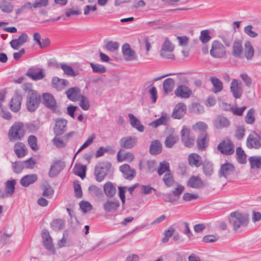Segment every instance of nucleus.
<instances>
[{
	"mask_svg": "<svg viewBox=\"0 0 261 261\" xmlns=\"http://www.w3.org/2000/svg\"><path fill=\"white\" fill-rule=\"evenodd\" d=\"M174 231V228L170 226L168 230L165 231V237L163 238L162 242L164 243H167L169 238L173 235Z\"/></svg>",
	"mask_w": 261,
	"mask_h": 261,
	"instance_id": "62",
	"label": "nucleus"
},
{
	"mask_svg": "<svg viewBox=\"0 0 261 261\" xmlns=\"http://www.w3.org/2000/svg\"><path fill=\"white\" fill-rule=\"evenodd\" d=\"M230 90L233 96L236 99L241 97L243 93L242 84L241 83H239L237 80H232L230 84Z\"/></svg>",
	"mask_w": 261,
	"mask_h": 261,
	"instance_id": "12",
	"label": "nucleus"
},
{
	"mask_svg": "<svg viewBox=\"0 0 261 261\" xmlns=\"http://www.w3.org/2000/svg\"><path fill=\"white\" fill-rule=\"evenodd\" d=\"M138 138L135 136H127L120 139V146L125 149H131L137 144Z\"/></svg>",
	"mask_w": 261,
	"mask_h": 261,
	"instance_id": "14",
	"label": "nucleus"
},
{
	"mask_svg": "<svg viewBox=\"0 0 261 261\" xmlns=\"http://www.w3.org/2000/svg\"><path fill=\"white\" fill-rule=\"evenodd\" d=\"M174 93L177 97L188 98L192 94V91L188 87L180 85L175 89Z\"/></svg>",
	"mask_w": 261,
	"mask_h": 261,
	"instance_id": "17",
	"label": "nucleus"
},
{
	"mask_svg": "<svg viewBox=\"0 0 261 261\" xmlns=\"http://www.w3.org/2000/svg\"><path fill=\"white\" fill-rule=\"evenodd\" d=\"M187 185L188 187L194 189H200L205 186L203 181L198 176L194 175L190 178Z\"/></svg>",
	"mask_w": 261,
	"mask_h": 261,
	"instance_id": "25",
	"label": "nucleus"
},
{
	"mask_svg": "<svg viewBox=\"0 0 261 261\" xmlns=\"http://www.w3.org/2000/svg\"><path fill=\"white\" fill-rule=\"evenodd\" d=\"M210 53L215 58H222L225 57L226 55L224 46L217 40H214L212 42Z\"/></svg>",
	"mask_w": 261,
	"mask_h": 261,
	"instance_id": "4",
	"label": "nucleus"
},
{
	"mask_svg": "<svg viewBox=\"0 0 261 261\" xmlns=\"http://www.w3.org/2000/svg\"><path fill=\"white\" fill-rule=\"evenodd\" d=\"M66 94L69 100L72 101H76L79 99L81 90L77 87H72L66 91Z\"/></svg>",
	"mask_w": 261,
	"mask_h": 261,
	"instance_id": "27",
	"label": "nucleus"
},
{
	"mask_svg": "<svg viewBox=\"0 0 261 261\" xmlns=\"http://www.w3.org/2000/svg\"><path fill=\"white\" fill-rule=\"evenodd\" d=\"M166 119V116H162L159 119L151 122L149 125L153 127H157L158 126L164 124Z\"/></svg>",
	"mask_w": 261,
	"mask_h": 261,
	"instance_id": "63",
	"label": "nucleus"
},
{
	"mask_svg": "<svg viewBox=\"0 0 261 261\" xmlns=\"http://www.w3.org/2000/svg\"><path fill=\"white\" fill-rule=\"evenodd\" d=\"M251 169H259L261 168V157L258 156H251L248 159Z\"/></svg>",
	"mask_w": 261,
	"mask_h": 261,
	"instance_id": "39",
	"label": "nucleus"
},
{
	"mask_svg": "<svg viewBox=\"0 0 261 261\" xmlns=\"http://www.w3.org/2000/svg\"><path fill=\"white\" fill-rule=\"evenodd\" d=\"M65 163L61 160H58L53 163L51 165L48 172V176L50 177H54L57 176L64 168Z\"/></svg>",
	"mask_w": 261,
	"mask_h": 261,
	"instance_id": "11",
	"label": "nucleus"
},
{
	"mask_svg": "<svg viewBox=\"0 0 261 261\" xmlns=\"http://www.w3.org/2000/svg\"><path fill=\"white\" fill-rule=\"evenodd\" d=\"M188 160L189 165L192 167H199L202 165L201 157L197 153H191Z\"/></svg>",
	"mask_w": 261,
	"mask_h": 261,
	"instance_id": "29",
	"label": "nucleus"
},
{
	"mask_svg": "<svg viewBox=\"0 0 261 261\" xmlns=\"http://www.w3.org/2000/svg\"><path fill=\"white\" fill-rule=\"evenodd\" d=\"M41 101V96L37 92H32L27 95L26 106L30 112H35L39 107Z\"/></svg>",
	"mask_w": 261,
	"mask_h": 261,
	"instance_id": "3",
	"label": "nucleus"
},
{
	"mask_svg": "<svg viewBox=\"0 0 261 261\" xmlns=\"http://www.w3.org/2000/svg\"><path fill=\"white\" fill-rule=\"evenodd\" d=\"M260 140L261 138L259 135L255 131H253L247 139V146L250 149H258L261 147Z\"/></svg>",
	"mask_w": 261,
	"mask_h": 261,
	"instance_id": "6",
	"label": "nucleus"
},
{
	"mask_svg": "<svg viewBox=\"0 0 261 261\" xmlns=\"http://www.w3.org/2000/svg\"><path fill=\"white\" fill-rule=\"evenodd\" d=\"M174 48V45L171 43L169 39L166 38L161 48L162 55L163 56L165 55L164 53L165 51H173Z\"/></svg>",
	"mask_w": 261,
	"mask_h": 261,
	"instance_id": "45",
	"label": "nucleus"
},
{
	"mask_svg": "<svg viewBox=\"0 0 261 261\" xmlns=\"http://www.w3.org/2000/svg\"><path fill=\"white\" fill-rule=\"evenodd\" d=\"M230 124L227 118L222 115H217L213 121L214 127L218 129L227 128L229 126Z\"/></svg>",
	"mask_w": 261,
	"mask_h": 261,
	"instance_id": "13",
	"label": "nucleus"
},
{
	"mask_svg": "<svg viewBox=\"0 0 261 261\" xmlns=\"http://www.w3.org/2000/svg\"><path fill=\"white\" fill-rule=\"evenodd\" d=\"M16 181L14 179L8 180L6 182L5 190L7 196H11L14 192Z\"/></svg>",
	"mask_w": 261,
	"mask_h": 261,
	"instance_id": "41",
	"label": "nucleus"
},
{
	"mask_svg": "<svg viewBox=\"0 0 261 261\" xmlns=\"http://www.w3.org/2000/svg\"><path fill=\"white\" fill-rule=\"evenodd\" d=\"M50 225L53 230L55 231H59L63 228L64 226V222L61 219H57L54 220Z\"/></svg>",
	"mask_w": 261,
	"mask_h": 261,
	"instance_id": "46",
	"label": "nucleus"
},
{
	"mask_svg": "<svg viewBox=\"0 0 261 261\" xmlns=\"http://www.w3.org/2000/svg\"><path fill=\"white\" fill-rule=\"evenodd\" d=\"M52 84L53 87L58 90H61L69 85V82L65 79L54 77L52 79Z\"/></svg>",
	"mask_w": 261,
	"mask_h": 261,
	"instance_id": "33",
	"label": "nucleus"
},
{
	"mask_svg": "<svg viewBox=\"0 0 261 261\" xmlns=\"http://www.w3.org/2000/svg\"><path fill=\"white\" fill-rule=\"evenodd\" d=\"M178 136L170 134L167 136L165 141V146L166 148H172L176 143L178 141Z\"/></svg>",
	"mask_w": 261,
	"mask_h": 261,
	"instance_id": "37",
	"label": "nucleus"
},
{
	"mask_svg": "<svg viewBox=\"0 0 261 261\" xmlns=\"http://www.w3.org/2000/svg\"><path fill=\"white\" fill-rule=\"evenodd\" d=\"M22 100V97L21 95L16 93L14 97H13L9 102L10 109L14 112H18L21 108V103Z\"/></svg>",
	"mask_w": 261,
	"mask_h": 261,
	"instance_id": "22",
	"label": "nucleus"
},
{
	"mask_svg": "<svg viewBox=\"0 0 261 261\" xmlns=\"http://www.w3.org/2000/svg\"><path fill=\"white\" fill-rule=\"evenodd\" d=\"M119 170L126 179L132 180L136 176V170L134 168H132L128 164H125L120 166Z\"/></svg>",
	"mask_w": 261,
	"mask_h": 261,
	"instance_id": "18",
	"label": "nucleus"
},
{
	"mask_svg": "<svg viewBox=\"0 0 261 261\" xmlns=\"http://www.w3.org/2000/svg\"><path fill=\"white\" fill-rule=\"evenodd\" d=\"M80 207L84 213H86L91 211L93 208L92 204L85 201H82L80 203Z\"/></svg>",
	"mask_w": 261,
	"mask_h": 261,
	"instance_id": "57",
	"label": "nucleus"
},
{
	"mask_svg": "<svg viewBox=\"0 0 261 261\" xmlns=\"http://www.w3.org/2000/svg\"><path fill=\"white\" fill-rule=\"evenodd\" d=\"M181 140L184 145L190 148L194 144V138L190 136V130L186 126H183L180 132Z\"/></svg>",
	"mask_w": 261,
	"mask_h": 261,
	"instance_id": "9",
	"label": "nucleus"
},
{
	"mask_svg": "<svg viewBox=\"0 0 261 261\" xmlns=\"http://www.w3.org/2000/svg\"><path fill=\"white\" fill-rule=\"evenodd\" d=\"M217 149L225 155H231L234 151V145L230 140H228L227 142L224 141L220 143L217 146Z\"/></svg>",
	"mask_w": 261,
	"mask_h": 261,
	"instance_id": "10",
	"label": "nucleus"
},
{
	"mask_svg": "<svg viewBox=\"0 0 261 261\" xmlns=\"http://www.w3.org/2000/svg\"><path fill=\"white\" fill-rule=\"evenodd\" d=\"M128 116L130 120V124L133 127L140 132H144L145 128L144 125L136 117L131 113L128 114Z\"/></svg>",
	"mask_w": 261,
	"mask_h": 261,
	"instance_id": "30",
	"label": "nucleus"
},
{
	"mask_svg": "<svg viewBox=\"0 0 261 261\" xmlns=\"http://www.w3.org/2000/svg\"><path fill=\"white\" fill-rule=\"evenodd\" d=\"M14 6L7 0L0 1V10L6 13H10L13 11Z\"/></svg>",
	"mask_w": 261,
	"mask_h": 261,
	"instance_id": "34",
	"label": "nucleus"
},
{
	"mask_svg": "<svg viewBox=\"0 0 261 261\" xmlns=\"http://www.w3.org/2000/svg\"><path fill=\"white\" fill-rule=\"evenodd\" d=\"M232 55L239 59H244L243 47L242 42L240 40L234 41L232 45Z\"/></svg>",
	"mask_w": 261,
	"mask_h": 261,
	"instance_id": "21",
	"label": "nucleus"
},
{
	"mask_svg": "<svg viewBox=\"0 0 261 261\" xmlns=\"http://www.w3.org/2000/svg\"><path fill=\"white\" fill-rule=\"evenodd\" d=\"M107 49L111 52L117 50L119 48V43L112 41H108L106 44Z\"/></svg>",
	"mask_w": 261,
	"mask_h": 261,
	"instance_id": "60",
	"label": "nucleus"
},
{
	"mask_svg": "<svg viewBox=\"0 0 261 261\" xmlns=\"http://www.w3.org/2000/svg\"><path fill=\"white\" fill-rule=\"evenodd\" d=\"M211 39L208 30H203L200 32L199 39L202 43H207Z\"/></svg>",
	"mask_w": 261,
	"mask_h": 261,
	"instance_id": "58",
	"label": "nucleus"
},
{
	"mask_svg": "<svg viewBox=\"0 0 261 261\" xmlns=\"http://www.w3.org/2000/svg\"><path fill=\"white\" fill-rule=\"evenodd\" d=\"M48 109L55 111L57 108V102L53 95L48 93L43 94L41 101Z\"/></svg>",
	"mask_w": 261,
	"mask_h": 261,
	"instance_id": "7",
	"label": "nucleus"
},
{
	"mask_svg": "<svg viewBox=\"0 0 261 261\" xmlns=\"http://www.w3.org/2000/svg\"><path fill=\"white\" fill-rule=\"evenodd\" d=\"M234 166L230 163L226 162L222 164L219 172V175L220 177H224L227 178L228 176L233 173L235 170Z\"/></svg>",
	"mask_w": 261,
	"mask_h": 261,
	"instance_id": "16",
	"label": "nucleus"
},
{
	"mask_svg": "<svg viewBox=\"0 0 261 261\" xmlns=\"http://www.w3.org/2000/svg\"><path fill=\"white\" fill-rule=\"evenodd\" d=\"M90 65L93 72L94 73H103L107 71L106 68L101 64L91 63Z\"/></svg>",
	"mask_w": 261,
	"mask_h": 261,
	"instance_id": "48",
	"label": "nucleus"
},
{
	"mask_svg": "<svg viewBox=\"0 0 261 261\" xmlns=\"http://www.w3.org/2000/svg\"><path fill=\"white\" fill-rule=\"evenodd\" d=\"M43 245L46 249L49 251L55 253L56 251L55 248L53 243L52 238L48 239L47 241L45 240L43 241Z\"/></svg>",
	"mask_w": 261,
	"mask_h": 261,
	"instance_id": "55",
	"label": "nucleus"
},
{
	"mask_svg": "<svg viewBox=\"0 0 261 261\" xmlns=\"http://www.w3.org/2000/svg\"><path fill=\"white\" fill-rule=\"evenodd\" d=\"M74 195L77 198H81L83 196V192L81 185L79 181H74L73 182Z\"/></svg>",
	"mask_w": 261,
	"mask_h": 261,
	"instance_id": "53",
	"label": "nucleus"
},
{
	"mask_svg": "<svg viewBox=\"0 0 261 261\" xmlns=\"http://www.w3.org/2000/svg\"><path fill=\"white\" fill-rule=\"evenodd\" d=\"M28 144L30 147V148L33 151H36L38 150L37 147V138L34 135H30L28 139Z\"/></svg>",
	"mask_w": 261,
	"mask_h": 261,
	"instance_id": "52",
	"label": "nucleus"
},
{
	"mask_svg": "<svg viewBox=\"0 0 261 261\" xmlns=\"http://www.w3.org/2000/svg\"><path fill=\"white\" fill-rule=\"evenodd\" d=\"M175 81L172 78H168L166 79L163 83V89L165 93L168 94L171 92L174 88Z\"/></svg>",
	"mask_w": 261,
	"mask_h": 261,
	"instance_id": "36",
	"label": "nucleus"
},
{
	"mask_svg": "<svg viewBox=\"0 0 261 261\" xmlns=\"http://www.w3.org/2000/svg\"><path fill=\"white\" fill-rule=\"evenodd\" d=\"M67 122L65 119H58L56 121L54 128V133L56 136H60L64 133L66 130Z\"/></svg>",
	"mask_w": 261,
	"mask_h": 261,
	"instance_id": "23",
	"label": "nucleus"
},
{
	"mask_svg": "<svg viewBox=\"0 0 261 261\" xmlns=\"http://www.w3.org/2000/svg\"><path fill=\"white\" fill-rule=\"evenodd\" d=\"M41 189L43 191L42 194L43 196L48 198H50L53 197L54 193V191L49 184L46 183L43 184L42 186Z\"/></svg>",
	"mask_w": 261,
	"mask_h": 261,
	"instance_id": "42",
	"label": "nucleus"
},
{
	"mask_svg": "<svg viewBox=\"0 0 261 261\" xmlns=\"http://www.w3.org/2000/svg\"><path fill=\"white\" fill-rule=\"evenodd\" d=\"M25 132L23 125L20 122L15 123L9 131V136L10 139L21 140L24 136Z\"/></svg>",
	"mask_w": 261,
	"mask_h": 261,
	"instance_id": "5",
	"label": "nucleus"
},
{
	"mask_svg": "<svg viewBox=\"0 0 261 261\" xmlns=\"http://www.w3.org/2000/svg\"><path fill=\"white\" fill-rule=\"evenodd\" d=\"M208 135L206 132H202L199 135L197 139V146L199 150L203 151L208 145Z\"/></svg>",
	"mask_w": 261,
	"mask_h": 261,
	"instance_id": "15",
	"label": "nucleus"
},
{
	"mask_svg": "<svg viewBox=\"0 0 261 261\" xmlns=\"http://www.w3.org/2000/svg\"><path fill=\"white\" fill-rule=\"evenodd\" d=\"M119 206L120 203L118 200H108L103 204V208L106 212L110 213L116 211Z\"/></svg>",
	"mask_w": 261,
	"mask_h": 261,
	"instance_id": "26",
	"label": "nucleus"
},
{
	"mask_svg": "<svg viewBox=\"0 0 261 261\" xmlns=\"http://www.w3.org/2000/svg\"><path fill=\"white\" fill-rule=\"evenodd\" d=\"M157 171L159 175H161L166 172H169L170 167L169 163L166 161L161 162Z\"/></svg>",
	"mask_w": 261,
	"mask_h": 261,
	"instance_id": "49",
	"label": "nucleus"
},
{
	"mask_svg": "<svg viewBox=\"0 0 261 261\" xmlns=\"http://www.w3.org/2000/svg\"><path fill=\"white\" fill-rule=\"evenodd\" d=\"M162 151V145L161 142L155 140L151 142L149 147V152L152 155H158Z\"/></svg>",
	"mask_w": 261,
	"mask_h": 261,
	"instance_id": "32",
	"label": "nucleus"
},
{
	"mask_svg": "<svg viewBox=\"0 0 261 261\" xmlns=\"http://www.w3.org/2000/svg\"><path fill=\"white\" fill-rule=\"evenodd\" d=\"M86 167L85 166L81 164L76 165L74 173L79 176L82 179H83L86 176Z\"/></svg>",
	"mask_w": 261,
	"mask_h": 261,
	"instance_id": "50",
	"label": "nucleus"
},
{
	"mask_svg": "<svg viewBox=\"0 0 261 261\" xmlns=\"http://www.w3.org/2000/svg\"><path fill=\"white\" fill-rule=\"evenodd\" d=\"M254 54V50L249 41L245 43L244 58H246L248 60L252 59Z\"/></svg>",
	"mask_w": 261,
	"mask_h": 261,
	"instance_id": "35",
	"label": "nucleus"
},
{
	"mask_svg": "<svg viewBox=\"0 0 261 261\" xmlns=\"http://www.w3.org/2000/svg\"><path fill=\"white\" fill-rule=\"evenodd\" d=\"M202 169L206 176H210L214 172L213 165L210 162L205 161L202 164Z\"/></svg>",
	"mask_w": 261,
	"mask_h": 261,
	"instance_id": "44",
	"label": "nucleus"
},
{
	"mask_svg": "<svg viewBox=\"0 0 261 261\" xmlns=\"http://www.w3.org/2000/svg\"><path fill=\"white\" fill-rule=\"evenodd\" d=\"M88 190L93 197L100 198L103 196L102 190L95 185H91L88 188Z\"/></svg>",
	"mask_w": 261,
	"mask_h": 261,
	"instance_id": "43",
	"label": "nucleus"
},
{
	"mask_svg": "<svg viewBox=\"0 0 261 261\" xmlns=\"http://www.w3.org/2000/svg\"><path fill=\"white\" fill-rule=\"evenodd\" d=\"M211 82L213 85V91L214 93L220 92L223 89L222 82L215 76H211L210 78Z\"/></svg>",
	"mask_w": 261,
	"mask_h": 261,
	"instance_id": "38",
	"label": "nucleus"
},
{
	"mask_svg": "<svg viewBox=\"0 0 261 261\" xmlns=\"http://www.w3.org/2000/svg\"><path fill=\"white\" fill-rule=\"evenodd\" d=\"M236 154L237 155V160L238 163L242 164H245L246 163L247 155L241 147H238L237 148Z\"/></svg>",
	"mask_w": 261,
	"mask_h": 261,
	"instance_id": "40",
	"label": "nucleus"
},
{
	"mask_svg": "<svg viewBox=\"0 0 261 261\" xmlns=\"http://www.w3.org/2000/svg\"><path fill=\"white\" fill-rule=\"evenodd\" d=\"M147 166L146 170L148 172H152L155 170L156 162L155 160H149L145 163Z\"/></svg>",
	"mask_w": 261,
	"mask_h": 261,
	"instance_id": "64",
	"label": "nucleus"
},
{
	"mask_svg": "<svg viewBox=\"0 0 261 261\" xmlns=\"http://www.w3.org/2000/svg\"><path fill=\"white\" fill-rule=\"evenodd\" d=\"M28 39V35L25 33H22L18 39L12 40L10 44L13 49H18L19 46L22 45L27 42Z\"/></svg>",
	"mask_w": 261,
	"mask_h": 261,
	"instance_id": "24",
	"label": "nucleus"
},
{
	"mask_svg": "<svg viewBox=\"0 0 261 261\" xmlns=\"http://www.w3.org/2000/svg\"><path fill=\"white\" fill-rule=\"evenodd\" d=\"M103 191L108 198H112L116 193V188L112 182L108 181L103 185Z\"/></svg>",
	"mask_w": 261,
	"mask_h": 261,
	"instance_id": "31",
	"label": "nucleus"
},
{
	"mask_svg": "<svg viewBox=\"0 0 261 261\" xmlns=\"http://www.w3.org/2000/svg\"><path fill=\"white\" fill-rule=\"evenodd\" d=\"M61 67L63 70L64 73L68 76H73L75 75L73 69L66 64H61Z\"/></svg>",
	"mask_w": 261,
	"mask_h": 261,
	"instance_id": "54",
	"label": "nucleus"
},
{
	"mask_svg": "<svg viewBox=\"0 0 261 261\" xmlns=\"http://www.w3.org/2000/svg\"><path fill=\"white\" fill-rule=\"evenodd\" d=\"M186 111V105L184 103H178L175 106L173 110L172 117L174 119H180L184 117Z\"/></svg>",
	"mask_w": 261,
	"mask_h": 261,
	"instance_id": "19",
	"label": "nucleus"
},
{
	"mask_svg": "<svg viewBox=\"0 0 261 261\" xmlns=\"http://www.w3.org/2000/svg\"><path fill=\"white\" fill-rule=\"evenodd\" d=\"M21 143H20V144H16L14 149L15 153L19 158L23 157L26 153V149L25 148L24 145H23L21 146Z\"/></svg>",
	"mask_w": 261,
	"mask_h": 261,
	"instance_id": "47",
	"label": "nucleus"
},
{
	"mask_svg": "<svg viewBox=\"0 0 261 261\" xmlns=\"http://www.w3.org/2000/svg\"><path fill=\"white\" fill-rule=\"evenodd\" d=\"M163 180L168 187H172L174 183L173 176L171 173H166L163 178Z\"/></svg>",
	"mask_w": 261,
	"mask_h": 261,
	"instance_id": "51",
	"label": "nucleus"
},
{
	"mask_svg": "<svg viewBox=\"0 0 261 261\" xmlns=\"http://www.w3.org/2000/svg\"><path fill=\"white\" fill-rule=\"evenodd\" d=\"M12 168L15 173H20L23 168H24V166H23V162L22 163L20 161H16L14 163H12Z\"/></svg>",
	"mask_w": 261,
	"mask_h": 261,
	"instance_id": "61",
	"label": "nucleus"
},
{
	"mask_svg": "<svg viewBox=\"0 0 261 261\" xmlns=\"http://www.w3.org/2000/svg\"><path fill=\"white\" fill-rule=\"evenodd\" d=\"M228 220L234 232H241L248 225L249 215L239 211L232 212L228 216Z\"/></svg>",
	"mask_w": 261,
	"mask_h": 261,
	"instance_id": "1",
	"label": "nucleus"
},
{
	"mask_svg": "<svg viewBox=\"0 0 261 261\" xmlns=\"http://www.w3.org/2000/svg\"><path fill=\"white\" fill-rule=\"evenodd\" d=\"M37 179L38 177L36 174L26 175L21 178L20 184L24 187H28L37 181Z\"/></svg>",
	"mask_w": 261,
	"mask_h": 261,
	"instance_id": "28",
	"label": "nucleus"
},
{
	"mask_svg": "<svg viewBox=\"0 0 261 261\" xmlns=\"http://www.w3.org/2000/svg\"><path fill=\"white\" fill-rule=\"evenodd\" d=\"M122 52L126 61H132L137 59L135 51L130 48L128 43H125L122 45Z\"/></svg>",
	"mask_w": 261,
	"mask_h": 261,
	"instance_id": "20",
	"label": "nucleus"
},
{
	"mask_svg": "<svg viewBox=\"0 0 261 261\" xmlns=\"http://www.w3.org/2000/svg\"><path fill=\"white\" fill-rule=\"evenodd\" d=\"M25 75L33 81L42 80L45 76L42 69L37 68L34 66L29 68Z\"/></svg>",
	"mask_w": 261,
	"mask_h": 261,
	"instance_id": "8",
	"label": "nucleus"
},
{
	"mask_svg": "<svg viewBox=\"0 0 261 261\" xmlns=\"http://www.w3.org/2000/svg\"><path fill=\"white\" fill-rule=\"evenodd\" d=\"M80 106L85 111H87L90 108V103L88 99L85 96H81L80 100Z\"/></svg>",
	"mask_w": 261,
	"mask_h": 261,
	"instance_id": "59",
	"label": "nucleus"
},
{
	"mask_svg": "<svg viewBox=\"0 0 261 261\" xmlns=\"http://www.w3.org/2000/svg\"><path fill=\"white\" fill-rule=\"evenodd\" d=\"M254 110L253 109H250L245 118V121L246 123L252 124L255 121V117L254 116Z\"/></svg>",
	"mask_w": 261,
	"mask_h": 261,
	"instance_id": "56",
	"label": "nucleus"
},
{
	"mask_svg": "<svg viewBox=\"0 0 261 261\" xmlns=\"http://www.w3.org/2000/svg\"><path fill=\"white\" fill-rule=\"evenodd\" d=\"M112 168V164L109 162H101L95 167L94 175L98 182L102 181L109 175Z\"/></svg>",
	"mask_w": 261,
	"mask_h": 261,
	"instance_id": "2",
	"label": "nucleus"
}]
</instances>
